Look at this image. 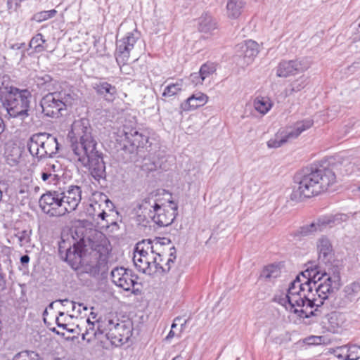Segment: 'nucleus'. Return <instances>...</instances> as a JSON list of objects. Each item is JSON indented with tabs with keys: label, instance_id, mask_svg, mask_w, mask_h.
<instances>
[{
	"label": "nucleus",
	"instance_id": "35",
	"mask_svg": "<svg viewBox=\"0 0 360 360\" xmlns=\"http://www.w3.org/2000/svg\"><path fill=\"white\" fill-rule=\"evenodd\" d=\"M45 43L46 40L42 34L38 33L31 39L29 46L32 49L35 53H41L46 49Z\"/></svg>",
	"mask_w": 360,
	"mask_h": 360
},
{
	"label": "nucleus",
	"instance_id": "33",
	"mask_svg": "<svg viewBox=\"0 0 360 360\" xmlns=\"http://www.w3.org/2000/svg\"><path fill=\"white\" fill-rule=\"evenodd\" d=\"M186 83L183 79H179L175 82L169 83L165 86L162 96L163 97H172L177 95L185 88Z\"/></svg>",
	"mask_w": 360,
	"mask_h": 360
},
{
	"label": "nucleus",
	"instance_id": "32",
	"mask_svg": "<svg viewBox=\"0 0 360 360\" xmlns=\"http://www.w3.org/2000/svg\"><path fill=\"white\" fill-rule=\"evenodd\" d=\"M216 28L217 23L210 15L205 13L198 18V30L200 32L209 33Z\"/></svg>",
	"mask_w": 360,
	"mask_h": 360
},
{
	"label": "nucleus",
	"instance_id": "29",
	"mask_svg": "<svg viewBox=\"0 0 360 360\" xmlns=\"http://www.w3.org/2000/svg\"><path fill=\"white\" fill-rule=\"evenodd\" d=\"M158 246L159 245L155 243L154 240H143L136 245L134 251L147 257L150 256V253L153 256L158 251Z\"/></svg>",
	"mask_w": 360,
	"mask_h": 360
},
{
	"label": "nucleus",
	"instance_id": "5",
	"mask_svg": "<svg viewBox=\"0 0 360 360\" xmlns=\"http://www.w3.org/2000/svg\"><path fill=\"white\" fill-rule=\"evenodd\" d=\"M324 278L319 281L311 290L309 302V310L315 311V315H318L319 308L325 304L326 300L329 297V295L335 290H338L340 286V268L338 265H330L328 269L323 270L321 274Z\"/></svg>",
	"mask_w": 360,
	"mask_h": 360
},
{
	"label": "nucleus",
	"instance_id": "12",
	"mask_svg": "<svg viewBox=\"0 0 360 360\" xmlns=\"http://www.w3.org/2000/svg\"><path fill=\"white\" fill-rule=\"evenodd\" d=\"M140 33L136 30L128 32L124 37L116 41L115 56L119 65L127 63L131 51L134 49L136 43L139 39Z\"/></svg>",
	"mask_w": 360,
	"mask_h": 360
},
{
	"label": "nucleus",
	"instance_id": "1",
	"mask_svg": "<svg viewBox=\"0 0 360 360\" xmlns=\"http://www.w3.org/2000/svg\"><path fill=\"white\" fill-rule=\"evenodd\" d=\"M71 158L77 167L88 169L97 181L106 178V167L103 154L98 149V142L93 135V129L87 119L73 122L68 134Z\"/></svg>",
	"mask_w": 360,
	"mask_h": 360
},
{
	"label": "nucleus",
	"instance_id": "41",
	"mask_svg": "<svg viewBox=\"0 0 360 360\" xmlns=\"http://www.w3.org/2000/svg\"><path fill=\"white\" fill-rule=\"evenodd\" d=\"M288 140H290V139L288 137V134L285 132V134L281 137L276 136L274 139H270L267 142V146L269 148H279L285 143Z\"/></svg>",
	"mask_w": 360,
	"mask_h": 360
},
{
	"label": "nucleus",
	"instance_id": "64",
	"mask_svg": "<svg viewBox=\"0 0 360 360\" xmlns=\"http://www.w3.org/2000/svg\"><path fill=\"white\" fill-rule=\"evenodd\" d=\"M4 131V124L2 118L0 117V134Z\"/></svg>",
	"mask_w": 360,
	"mask_h": 360
},
{
	"label": "nucleus",
	"instance_id": "62",
	"mask_svg": "<svg viewBox=\"0 0 360 360\" xmlns=\"http://www.w3.org/2000/svg\"><path fill=\"white\" fill-rule=\"evenodd\" d=\"M6 285V279L5 276L3 274L0 273V288L4 289Z\"/></svg>",
	"mask_w": 360,
	"mask_h": 360
},
{
	"label": "nucleus",
	"instance_id": "57",
	"mask_svg": "<svg viewBox=\"0 0 360 360\" xmlns=\"http://www.w3.org/2000/svg\"><path fill=\"white\" fill-rule=\"evenodd\" d=\"M359 68L360 62H354L351 65L347 67V70L349 74H353Z\"/></svg>",
	"mask_w": 360,
	"mask_h": 360
},
{
	"label": "nucleus",
	"instance_id": "23",
	"mask_svg": "<svg viewBox=\"0 0 360 360\" xmlns=\"http://www.w3.org/2000/svg\"><path fill=\"white\" fill-rule=\"evenodd\" d=\"M208 101V96L202 93L196 92L189 96L181 105V108L184 111H191L197 109L199 107L203 106Z\"/></svg>",
	"mask_w": 360,
	"mask_h": 360
},
{
	"label": "nucleus",
	"instance_id": "45",
	"mask_svg": "<svg viewBox=\"0 0 360 360\" xmlns=\"http://www.w3.org/2000/svg\"><path fill=\"white\" fill-rule=\"evenodd\" d=\"M335 356L342 360H348L347 354V345H342L340 347H337L335 348L331 349L330 352Z\"/></svg>",
	"mask_w": 360,
	"mask_h": 360
},
{
	"label": "nucleus",
	"instance_id": "30",
	"mask_svg": "<svg viewBox=\"0 0 360 360\" xmlns=\"http://www.w3.org/2000/svg\"><path fill=\"white\" fill-rule=\"evenodd\" d=\"M133 262L139 271L149 275L153 274V269L150 263L148 262V257L134 251Z\"/></svg>",
	"mask_w": 360,
	"mask_h": 360
},
{
	"label": "nucleus",
	"instance_id": "13",
	"mask_svg": "<svg viewBox=\"0 0 360 360\" xmlns=\"http://www.w3.org/2000/svg\"><path fill=\"white\" fill-rule=\"evenodd\" d=\"M65 244V241L59 244L58 252L60 258L68 262L73 269H78L82 264L84 245L81 242H77L66 248L63 245Z\"/></svg>",
	"mask_w": 360,
	"mask_h": 360
},
{
	"label": "nucleus",
	"instance_id": "19",
	"mask_svg": "<svg viewBox=\"0 0 360 360\" xmlns=\"http://www.w3.org/2000/svg\"><path fill=\"white\" fill-rule=\"evenodd\" d=\"M170 250L174 251L169 253V257L167 259L166 262L163 264L165 260L164 255L161 251H158L153 257V274L160 273L166 274L172 269V264L174 263L176 259L175 248L172 247Z\"/></svg>",
	"mask_w": 360,
	"mask_h": 360
},
{
	"label": "nucleus",
	"instance_id": "55",
	"mask_svg": "<svg viewBox=\"0 0 360 360\" xmlns=\"http://www.w3.org/2000/svg\"><path fill=\"white\" fill-rule=\"evenodd\" d=\"M153 240L155 243H158L159 245L158 251H160V249L162 248V245L169 244L171 243L170 240L167 238H156Z\"/></svg>",
	"mask_w": 360,
	"mask_h": 360
},
{
	"label": "nucleus",
	"instance_id": "6",
	"mask_svg": "<svg viewBox=\"0 0 360 360\" xmlns=\"http://www.w3.org/2000/svg\"><path fill=\"white\" fill-rule=\"evenodd\" d=\"M31 98L32 94L27 89H11L3 105L7 112L6 117L23 121L29 116Z\"/></svg>",
	"mask_w": 360,
	"mask_h": 360
},
{
	"label": "nucleus",
	"instance_id": "8",
	"mask_svg": "<svg viewBox=\"0 0 360 360\" xmlns=\"http://www.w3.org/2000/svg\"><path fill=\"white\" fill-rule=\"evenodd\" d=\"M27 146L32 156L39 160L53 157L59 149L56 137L48 133L33 134Z\"/></svg>",
	"mask_w": 360,
	"mask_h": 360
},
{
	"label": "nucleus",
	"instance_id": "16",
	"mask_svg": "<svg viewBox=\"0 0 360 360\" xmlns=\"http://www.w3.org/2000/svg\"><path fill=\"white\" fill-rule=\"evenodd\" d=\"M132 333L131 326L124 321L116 322L110 332L107 333V339L112 345L118 347L126 343L129 340Z\"/></svg>",
	"mask_w": 360,
	"mask_h": 360
},
{
	"label": "nucleus",
	"instance_id": "51",
	"mask_svg": "<svg viewBox=\"0 0 360 360\" xmlns=\"http://www.w3.org/2000/svg\"><path fill=\"white\" fill-rule=\"evenodd\" d=\"M57 177H58V174L48 173L46 171H44L43 169H41V178L44 182H46L48 184L53 183V181H56Z\"/></svg>",
	"mask_w": 360,
	"mask_h": 360
},
{
	"label": "nucleus",
	"instance_id": "38",
	"mask_svg": "<svg viewBox=\"0 0 360 360\" xmlns=\"http://www.w3.org/2000/svg\"><path fill=\"white\" fill-rule=\"evenodd\" d=\"M56 13L57 11L55 9H51L49 11H43L35 13L32 19L38 22H41L53 18Z\"/></svg>",
	"mask_w": 360,
	"mask_h": 360
},
{
	"label": "nucleus",
	"instance_id": "9",
	"mask_svg": "<svg viewBox=\"0 0 360 360\" xmlns=\"http://www.w3.org/2000/svg\"><path fill=\"white\" fill-rule=\"evenodd\" d=\"M73 100V96L70 92L62 90L45 95L41 100L40 105L46 116L58 117L62 115L63 110L72 105Z\"/></svg>",
	"mask_w": 360,
	"mask_h": 360
},
{
	"label": "nucleus",
	"instance_id": "25",
	"mask_svg": "<svg viewBox=\"0 0 360 360\" xmlns=\"http://www.w3.org/2000/svg\"><path fill=\"white\" fill-rule=\"evenodd\" d=\"M118 318L112 313L100 316L96 320V325H98V330L101 335L105 334L107 338V333L110 332L116 322L118 321Z\"/></svg>",
	"mask_w": 360,
	"mask_h": 360
},
{
	"label": "nucleus",
	"instance_id": "24",
	"mask_svg": "<svg viewBox=\"0 0 360 360\" xmlns=\"http://www.w3.org/2000/svg\"><path fill=\"white\" fill-rule=\"evenodd\" d=\"M237 46L241 53L240 56H243L247 63H251L259 53V45L252 40L245 41Z\"/></svg>",
	"mask_w": 360,
	"mask_h": 360
},
{
	"label": "nucleus",
	"instance_id": "37",
	"mask_svg": "<svg viewBox=\"0 0 360 360\" xmlns=\"http://www.w3.org/2000/svg\"><path fill=\"white\" fill-rule=\"evenodd\" d=\"M307 84V78L302 76L298 79L294 80L290 85V92H299L303 89Z\"/></svg>",
	"mask_w": 360,
	"mask_h": 360
},
{
	"label": "nucleus",
	"instance_id": "46",
	"mask_svg": "<svg viewBox=\"0 0 360 360\" xmlns=\"http://www.w3.org/2000/svg\"><path fill=\"white\" fill-rule=\"evenodd\" d=\"M107 243V239L105 237H103L99 244H92V249L98 252L100 254V255H105L106 254L108 253L109 251Z\"/></svg>",
	"mask_w": 360,
	"mask_h": 360
},
{
	"label": "nucleus",
	"instance_id": "61",
	"mask_svg": "<svg viewBox=\"0 0 360 360\" xmlns=\"http://www.w3.org/2000/svg\"><path fill=\"white\" fill-rule=\"evenodd\" d=\"M30 262V257L27 255H24L20 257V262L22 265H27Z\"/></svg>",
	"mask_w": 360,
	"mask_h": 360
},
{
	"label": "nucleus",
	"instance_id": "27",
	"mask_svg": "<svg viewBox=\"0 0 360 360\" xmlns=\"http://www.w3.org/2000/svg\"><path fill=\"white\" fill-rule=\"evenodd\" d=\"M345 304L356 302L360 300V281H353L343 289Z\"/></svg>",
	"mask_w": 360,
	"mask_h": 360
},
{
	"label": "nucleus",
	"instance_id": "15",
	"mask_svg": "<svg viewBox=\"0 0 360 360\" xmlns=\"http://www.w3.org/2000/svg\"><path fill=\"white\" fill-rule=\"evenodd\" d=\"M169 203V205L162 203L156 210H153L154 213L150 219L160 227L170 225L177 215V205L172 201Z\"/></svg>",
	"mask_w": 360,
	"mask_h": 360
},
{
	"label": "nucleus",
	"instance_id": "21",
	"mask_svg": "<svg viewBox=\"0 0 360 360\" xmlns=\"http://www.w3.org/2000/svg\"><path fill=\"white\" fill-rule=\"evenodd\" d=\"M91 86L96 94L103 98L104 100L110 102L115 98L117 95L116 86L108 83L104 79H98L96 82L92 83Z\"/></svg>",
	"mask_w": 360,
	"mask_h": 360
},
{
	"label": "nucleus",
	"instance_id": "36",
	"mask_svg": "<svg viewBox=\"0 0 360 360\" xmlns=\"http://www.w3.org/2000/svg\"><path fill=\"white\" fill-rule=\"evenodd\" d=\"M96 207H98L99 210L101 209V205L96 202L94 205L91 204L90 207L88 209V212L89 215H92V218L94 220H98L99 219L102 221H108L106 220V217H108V214L104 211L101 210L98 213H96Z\"/></svg>",
	"mask_w": 360,
	"mask_h": 360
},
{
	"label": "nucleus",
	"instance_id": "20",
	"mask_svg": "<svg viewBox=\"0 0 360 360\" xmlns=\"http://www.w3.org/2000/svg\"><path fill=\"white\" fill-rule=\"evenodd\" d=\"M162 203V200L158 192L153 191L141 199L137 207L139 211L147 214L148 217L150 218L154 213L153 210H156Z\"/></svg>",
	"mask_w": 360,
	"mask_h": 360
},
{
	"label": "nucleus",
	"instance_id": "18",
	"mask_svg": "<svg viewBox=\"0 0 360 360\" xmlns=\"http://www.w3.org/2000/svg\"><path fill=\"white\" fill-rule=\"evenodd\" d=\"M317 249L319 251V260L326 264V269L330 265H334V251L330 240L325 236H321L317 240Z\"/></svg>",
	"mask_w": 360,
	"mask_h": 360
},
{
	"label": "nucleus",
	"instance_id": "2",
	"mask_svg": "<svg viewBox=\"0 0 360 360\" xmlns=\"http://www.w3.org/2000/svg\"><path fill=\"white\" fill-rule=\"evenodd\" d=\"M335 179L333 169L323 165L304 168L294 176L295 186L290 199L299 202L318 195L333 185Z\"/></svg>",
	"mask_w": 360,
	"mask_h": 360
},
{
	"label": "nucleus",
	"instance_id": "53",
	"mask_svg": "<svg viewBox=\"0 0 360 360\" xmlns=\"http://www.w3.org/2000/svg\"><path fill=\"white\" fill-rule=\"evenodd\" d=\"M188 80L191 82L194 86L202 84L204 81L199 72L191 73Z\"/></svg>",
	"mask_w": 360,
	"mask_h": 360
},
{
	"label": "nucleus",
	"instance_id": "10",
	"mask_svg": "<svg viewBox=\"0 0 360 360\" xmlns=\"http://www.w3.org/2000/svg\"><path fill=\"white\" fill-rule=\"evenodd\" d=\"M347 218L348 217L345 214L322 216L316 221L302 226L300 229V233L302 236H307L318 231H323L327 227H332L347 221Z\"/></svg>",
	"mask_w": 360,
	"mask_h": 360
},
{
	"label": "nucleus",
	"instance_id": "14",
	"mask_svg": "<svg viewBox=\"0 0 360 360\" xmlns=\"http://www.w3.org/2000/svg\"><path fill=\"white\" fill-rule=\"evenodd\" d=\"M112 283L125 291H129L137 283L138 276L132 270L124 267H115L110 274Z\"/></svg>",
	"mask_w": 360,
	"mask_h": 360
},
{
	"label": "nucleus",
	"instance_id": "44",
	"mask_svg": "<svg viewBox=\"0 0 360 360\" xmlns=\"http://www.w3.org/2000/svg\"><path fill=\"white\" fill-rule=\"evenodd\" d=\"M13 88L14 86H9L8 84H6L3 79L0 77V102L2 105L10 94V90Z\"/></svg>",
	"mask_w": 360,
	"mask_h": 360
},
{
	"label": "nucleus",
	"instance_id": "42",
	"mask_svg": "<svg viewBox=\"0 0 360 360\" xmlns=\"http://www.w3.org/2000/svg\"><path fill=\"white\" fill-rule=\"evenodd\" d=\"M12 360H41L38 354L23 351L15 354Z\"/></svg>",
	"mask_w": 360,
	"mask_h": 360
},
{
	"label": "nucleus",
	"instance_id": "50",
	"mask_svg": "<svg viewBox=\"0 0 360 360\" xmlns=\"http://www.w3.org/2000/svg\"><path fill=\"white\" fill-rule=\"evenodd\" d=\"M338 314L335 311L331 312L327 315V319L329 323L330 324V330L333 332H335L336 329L338 328L339 324L337 322Z\"/></svg>",
	"mask_w": 360,
	"mask_h": 360
},
{
	"label": "nucleus",
	"instance_id": "63",
	"mask_svg": "<svg viewBox=\"0 0 360 360\" xmlns=\"http://www.w3.org/2000/svg\"><path fill=\"white\" fill-rule=\"evenodd\" d=\"M182 318L180 316H177L174 319L173 323L172 324V330L175 328L177 326V321H181Z\"/></svg>",
	"mask_w": 360,
	"mask_h": 360
},
{
	"label": "nucleus",
	"instance_id": "39",
	"mask_svg": "<svg viewBox=\"0 0 360 360\" xmlns=\"http://www.w3.org/2000/svg\"><path fill=\"white\" fill-rule=\"evenodd\" d=\"M87 327L84 333L82 334V338L85 339L86 335H91L94 337H98L101 333L98 330V325H96V321H91L90 319H86Z\"/></svg>",
	"mask_w": 360,
	"mask_h": 360
},
{
	"label": "nucleus",
	"instance_id": "26",
	"mask_svg": "<svg viewBox=\"0 0 360 360\" xmlns=\"http://www.w3.org/2000/svg\"><path fill=\"white\" fill-rule=\"evenodd\" d=\"M314 124V120L311 118H307L298 121L294 124L292 127L287 128L286 132L288 137L290 139L297 138L302 132L309 129Z\"/></svg>",
	"mask_w": 360,
	"mask_h": 360
},
{
	"label": "nucleus",
	"instance_id": "60",
	"mask_svg": "<svg viewBox=\"0 0 360 360\" xmlns=\"http://www.w3.org/2000/svg\"><path fill=\"white\" fill-rule=\"evenodd\" d=\"M347 162H348V160H343L342 162V164L344 165L345 167H348V168L345 169V172L347 174H349L351 173H352L354 171H353V169L352 168V166H351V163L349 162V164L347 165Z\"/></svg>",
	"mask_w": 360,
	"mask_h": 360
},
{
	"label": "nucleus",
	"instance_id": "52",
	"mask_svg": "<svg viewBox=\"0 0 360 360\" xmlns=\"http://www.w3.org/2000/svg\"><path fill=\"white\" fill-rule=\"evenodd\" d=\"M149 219H150V217H148L147 214L142 213L141 211H138V214L136 217V221L139 225H142L143 226H147V225L149 224Z\"/></svg>",
	"mask_w": 360,
	"mask_h": 360
},
{
	"label": "nucleus",
	"instance_id": "58",
	"mask_svg": "<svg viewBox=\"0 0 360 360\" xmlns=\"http://www.w3.org/2000/svg\"><path fill=\"white\" fill-rule=\"evenodd\" d=\"M60 302H61L62 305L67 306L68 304H70L72 307V311H75L76 309V302L73 301H70L68 299L60 300Z\"/></svg>",
	"mask_w": 360,
	"mask_h": 360
},
{
	"label": "nucleus",
	"instance_id": "56",
	"mask_svg": "<svg viewBox=\"0 0 360 360\" xmlns=\"http://www.w3.org/2000/svg\"><path fill=\"white\" fill-rule=\"evenodd\" d=\"M20 6V2L18 0H8L7 7L8 10L15 11Z\"/></svg>",
	"mask_w": 360,
	"mask_h": 360
},
{
	"label": "nucleus",
	"instance_id": "11",
	"mask_svg": "<svg viewBox=\"0 0 360 360\" xmlns=\"http://www.w3.org/2000/svg\"><path fill=\"white\" fill-rule=\"evenodd\" d=\"M140 33L136 30L128 32L124 37L116 41L115 56L119 65L127 63L131 51L134 49L136 43L139 39Z\"/></svg>",
	"mask_w": 360,
	"mask_h": 360
},
{
	"label": "nucleus",
	"instance_id": "54",
	"mask_svg": "<svg viewBox=\"0 0 360 360\" xmlns=\"http://www.w3.org/2000/svg\"><path fill=\"white\" fill-rule=\"evenodd\" d=\"M51 81V77L49 75H43L42 76L37 75L35 79L37 86H43Z\"/></svg>",
	"mask_w": 360,
	"mask_h": 360
},
{
	"label": "nucleus",
	"instance_id": "17",
	"mask_svg": "<svg viewBox=\"0 0 360 360\" xmlns=\"http://www.w3.org/2000/svg\"><path fill=\"white\" fill-rule=\"evenodd\" d=\"M307 68L298 60H282L277 66L276 75L279 77H287L304 72Z\"/></svg>",
	"mask_w": 360,
	"mask_h": 360
},
{
	"label": "nucleus",
	"instance_id": "59",
	"mask_svg": "<svg viewBox=\"0 0 360 360\" xmlns=\"http://www.w3.org/2000/svg\"><path fill=\"white\" fill-rule=\"evenodd\" d=\"M87 309V307H86L84 304L76 303V309L75 311H76L77 314H80L82 313V310L86 311Z\"/></svg>",
	"mask_w": 360,
	"mask_h": 360
},
{
	"label": "nucleus",
	"instance_id": "48",
	"mask_svg": "<svg viewBox=\"0 0 360 360\" xmlns=\"http://www.w3.org/2000/svg\"><path fill=\"white\" fill-rule=\"evenodd\" d=\"M158 167V164L154 160H152L150 158H145L143 165H141L142 169L148 172L155 171Z\"/></svg>",
	"mask_w": 360,
	"mask_h": 360
},
{
	"label": "nucleus",
	"instance_id": "47",
	"mask_svg": "<svg viewBox=\"0 0 360 360\" xmlns=\"http://www.w3.org/2000/svg\"><path fill=\"white\" fill-rule=\"evenodd\" d=\"M348 360H358L360 359V346L357 345H347Z\"/></svg>",
	"mask_w": 360,
	"mask_h": 360
},
{
	"label": "nucleus",
	"instance_id": "4",
	"mask_svg": "<svg viewBox=\"0 0 360 360\" xmlns=\"http://www.w3.org/2000/svg\"><path fill=\"white\" fill-rule=\"evenodd\" d=\"M304 282L300 276H297L288 287L287 293L276 296L275 300L283 306L286 310L297 314L301 318H309L315 315V311L309 310L311 287Z\"/></svg>",
	"mask_w": 360,
	"mask_h": 360
},
{
	"label": "nucleus",
	"instance_id": "31",
	"mask_svg": "<svg viewBox=\"0 0 360 360\" xmlns=\"http://www.w3.org/2000/svg\"><path fill=\"white\" fill-rule=\"evenodd\" d=\"M245 0H228L226 11L229 18L236 19L240 16L245 6Z\"/></svg>",
	"mask_w": 360,
	"mask_h": 360
},
{
	"label": "nucleus",
	"instance_id": "34",
	"mask_svg": "<svg viewBox=\"0 0 360 360\" xmlns=\"http://www.w3.org/2000/svg\"><path fill=\"white\" fill-rule=\"evenodd\" d=\"M254 107L257 111L265 115L271 108L272 103L268 97L259 96L254 101Z\"/></svg>",
	"mask_w": 360,
	"mask_h": 360
},
{
	"label": "nucleus",
	"instance_id": "49",
	"mask_svg": "<svg viewBox=\"0 0 360 360\" xmlns=\"http://www.w3.org/2000/svg\"><path fill=\"white\" fill-rule=\"evenodd\" d=\"M60 165L57 161H49L46 163L43 169L48 173L57 174L58 171L60 169Z\"/></svg>",
	"mask_w": 360,
	"mask_h": 360
},
{
	"label": "nucleus",
	"instance_id": "7",
	"mask_svg": "<svg viewBox=\"0 0 360 360\" xmlns=\"http://www.w3.org/2000/svg\"><path fill=\"white\" fill-rule=\"evenodd\" d=\"M117 141L121 149L131 155L130 160L136 162V156L148 143V137L136 128L124 124L117 132Z\"/></svg>",
	"mask_w": 360,
	"mask_h": 360
},
{
	"label": "nucleus",
	"instance_id": "43",
	"mask_svg": "<svg viewBox=\"0 0 360 360\" xmlns=\"http://www.w3.org/2000/svg\"><path fill=\"white\" fill-rule=\"evenodd\" d=\"M281 271L278 266L275 265H269L266 266L262 271V276L265 278H276L280 276Z\"/></svg>",
	"mask_w": 360,
	"mask_h": 360
},
{
	"label": "nucleus",
	"instance_id": "28",
	"mask_svg": "<svg viewBox=\"0 0 360 360\" xmlns=\"http://www.w3.org/2000/svg\"><path fill=\"white\" fill-rule=\"evenodd\" d=\"M32 229L30 226L22 229L15 228L11 236V239L17 240V243L20 247L29 246L31 242Z\"/></svg>",
	"mask_w": 360,
	"mask_h": 360
},
{
	"label": "nucleus",
	"instance_id": "3",
	"mask_svg": "<svg viewBox=\"0 0 360 360\" xmlns=\"http://www.w3.org/2000/svg\"><path fill=\"white\" fill-rule=\"evenodd\" d=\"M82 200V189L78 186H70L64 191H53L43 194L39 206L50 217H61L75 210Z\"/></svg>",
	"mask_w": 360,
	"mask_h": 360
},
{
	"label": "nucleus",
	"instance_id": "40",
	"mask_svg": "<svg viewBox=\"0 0 360 360\" xmlns=\"http://www.w3.org/2000/svg\"><path fill=\"white\" fill-rule=\"evenodd\" d=\"M216 71V66L214 63H207L201 65L199 72L205 80L211 76Z\"/></svg>",
	"mask_w": 360,
	"mask_h": 360
},
{
	"label": "nucleus",
	"instance_id": "22",
	"mask_svg": "<svg viewBox=\"0 0 360 360\" xmlns=\"http://www.w3.org/2000/svg\"><path fill=\"white\" fill-rule=\"evenodd\" d=\"M322 273H323V271H321L320 267L311 264L298 276H301L304 283L309 284V287H311L312 290L319 281L324 278V276L321 275Z\"/></svg>",
	"mask_w": 360,
	"mask_h": 360
}]
</instances>
